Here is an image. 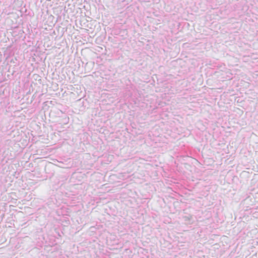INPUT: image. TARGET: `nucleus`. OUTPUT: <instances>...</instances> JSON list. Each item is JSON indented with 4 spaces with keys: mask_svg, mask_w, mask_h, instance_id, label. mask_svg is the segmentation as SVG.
Segmentation results:
<instances>
[{
    "mask_svg": "<svg viewBox=\"0 0 258 258\" xmlns=\"http://www.w3.org/2000/svg\"><path fill=\"white\" fill-rule=\"evenodd\" d=\"M75 9V6L74 4L69 3L67 7L66 5L64 6V10L67 13H72L74 12Z\"/></svg>",
    "mask_w": 258,
    "mask_h": 258,
    "instance_id": "nucleus-1",
    "label": "nucleus"
},
{
    "mask_svg": "<svg viewBox=\"0 0 258 258\" xmlns=\"http://www.w3.org/2000/svg\"><path fill=\"white\" fill-rule=\"evenodd\" d=\"M54 18L53 16L50 15L48 17V19H53Z\"/></svg>",
    "mask_w": 258,
    "mask_h": 258,
    "instance_id": "nucleus-2",
    "label": "nucleus"
}]
</instances>
